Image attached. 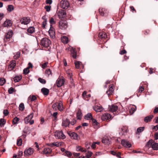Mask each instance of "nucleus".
<instances>
[{
	"label": "nucleus",
	"instance_id": "1",
	"mask_svg": "<svg viewBox=\"0 0 158 158\" xmlns=\"http://www.w3.org/2000/svg\"><path fill=\"white\" fill-rule=\"evenodd\" d=\"M52 108L55 110H58L60 111H62L64 109L63 103L61 102L54 104L52 105Z\"/></svg>",
	"mask_w": 158,
	"mask_h": 158
},
{
	"label": "nucleus",
	"instance_id": "2",
	"mask_svg": "<svg viewBox=\"0 0 158 158\" xmlns=\"http://www.w3.org/2000/svg\"><path fill=\"white\" fill-rule=\"evenodd\" d=\"M34 115V113H31L29 115H27L24 119V123L26 124L29 123L30 125H32L34 123V121L32 119Z\"/></svg>",
	"mask_w": 158,
	"mask_h": 158
},
{
	"label": "nucleus",
	"instance_id": "3",
	"mask_svg": "<svg viewBox=\"0 0 158 158\" xmlns=\"http://www.w3.org/2000/svg\"><path fill=\"white\" fill-rule=\"evenodd\" d=\"M51 44V41L47 38H43L41 40L40 45L45 48L49 46Z\"/></svg>",
	"mask_w": 158,
	"mask_h": 158
},
{
	"label": "nucleus",
	"instance_id": "4",
	"mask_svg": "<svg viewBox=\"0 0 158 158\" xmlns=\"http://www.w3.org/2000/svg\"><path fill=\"white\" fill-rule=\"evenodd\" d=\"M129 130L126 126H123L119 128L118 130V133L121 135H125L128 132Z\"/></svg>",
	"mask_w": 158,
	"mask_h": 158
},
{
	"label": "nucleus",
	"instance_id": "5",
	"mask_svg": "<svg viewBox=\"0 0 158 158\" xmlns=\"http://www.w3.org/2000/svg\"><path fill=\"white\" fill-rule=\"evenodd\" d=\"M31 21V19L29 17H24L22 18L20 21L18 25L20 27V23L21 24L23 25H27L29 24Z\"/></svg>",
	"mask_w": 158,
	"mask_h": 158
},
{
	"label": "nucleus",
	"instance_id": "6",
	"mask_svg": "<svg viewBox=\"0 0 158 158\" xmlns=\"http://www.w3.org/2000/svg\"><path fill=\"white\" fill-rule=\"evenodd\" d=\"M59 27L61 30H65L68 27V23L66 21L60 20L59 22Z\"/></svg>",
	"mask_w": 158,
	"mask_h": 158
},
{
	"label": "nucleus",
	"instance_id": "7",
	"mask_svg": "<svg viewBox=\"0 0 158 158\" xmlns=\"http://www.w3.org/2000/svg\"><path fill=\"white\" fill-rule=\"evenodd\" d=\"M148 145H150L152 149L154 150H158V143L154 142L152 140H149L147 143Z\"/></svg>",
	"mask_w": 158,
	"mask_h": 158
},
{
	"label": "nucleus",
	"instance_id": "8",
	"mask_svg": "<svg viewBox=\"0 0 158 158\" xmlns=\"http://www.w3.org/2000/svg\"><path fill=\"white\" fill-rule=\"evenodd\" d=\"M55 137L57 139H64L65 138V136L61 131H56L55 133Z\"/></svg>",
	"mask_w": 158,
	"mask_h": 158
},
{
	"label": "nucleus",
	"instance_id": "9",
	"mask_svg": "<svg viewBox=\"0 0 158 158\" xmlns=\"http://www.w3.org/2000/svg\"><path fill=\"white\" fill-rule=\"evenodd\" d=\"M60 5L63 9H67L69 6V4L67 0H62L60 2Z\"/></svg>",
	"mask_w": 158,
	"mask_h": 158
},
{
	"label": "nucleus",
	"instance_id": "10",
	"mask_svg": "<svg viewBox=\"0 0 158 158\" xmlns=\"http://www.w3.org/2000/svg\"><path fill=\"white\" fill-rule=\"evenodd\" d=\"M99 12L101 15L106 16L108 15V11L107 9L103 8H100L99 9Z\"/></svg>",
	"mask_w": 158,
	"mask_h": 158
},
{
	"label": "nucleus",
	"instance_id": "11",
	"mask_svg": "<svg viewBox=\"0 0 158 158\" xmlns=\"http://www.w3.org/2000/svg\"><path fill=\"white\" fill-rule=\"evenodd\" d=\"M121 143L124 147L127 148H129L131 146V144L130 142L124 139L122 140Z\"/></svg>",
	"mask_w": 158,
	"mask_h": 158
},
{
	"label": "nucleus",
	"instance_id": "12",
	"mask_svg": "<svg viewBox=\"0 0 158 158\" xmlns=\"http://www.w3.org/2000/svg\"><path fill=\"white\" fill-rule=\"evenodd\" d=\"M64 80L63 78H59L57 80L56 83L57 86L58 87H60L64 85Z\"/></svg>",
	"mask_w": 158,
	"mask_h": 158
},
{
	"label": "nucleus",
	"instance_id": "13",
	"mask_svg": "<svg viewBox=\"0 0 158 158\" xmlns=\"http://www.w3.org/2000/svg\"><path fill=\"white\" fill-rule=\"evenodd\" d=\"M34 152V149L31 148L28 149H26L24 152V155L25 156H28L32 155Z\"/></svg>",
	"mask_w": 158,
	"mask_h": 158
},
{
	"label": "nucleus",
	"instance_id": "14",
	"mask_svg": "<svg viewBox=\"0 0 158 158\" xmlns=\"http://www.w3.org/2000/svg\"><path fill=\"white\" fill-rule=\"evenodd\" d=\"M16 66V61L14 60L11 61L8 66V71H11L14 69Z\"/></svg>",
	"mask_w": 158,
	"mask_h": 158
},
{
	"label": "nucleus",
	"instance_id": "15",
	"mask_svg": "<svg viewBox=\"0 0 158 158\" xmlns=\"http://www.w3.org/2000/svg\"><path fill=\"white\" fill-rule=\"evenodd\" d=\"M111 138L108 136H105L102 139V142L105 144H109L111 141Z\"/></svg>",
	"mask_w": 158,
	"mask_h": 158
},
{
	"label": "nucleus",
	"instance_id": "16",
	"mask_svg": "<svg viewBox=\"0 0 158 158\" xmlns=\"http://www.w3.org/2000/svg\"><path fill=\"white\" fill-rule=\"evenodd\" d=\"M70 124L69 120L66 118H63L62 123V126L63 127H65L69 126Z\"/></svg>",
	"mask_w": 158,
	"mask_h": 158
},
{
	"label": "nucleus",
	"instance_id": "17",
	"mask_svg": "<svg viewBox=\"0 0 158 158\" xmlns=\"http://www.w3.org/2000/svg\"><path fill=\"white\" fill-rule=\"evenodd\" d=\"M111 118V115L110 114L108 113H105L103 114L101 117V119L103 121L109 120Z\"/></svg>",
	"mask_w": 158,
	"mask_h": 158
},
{
	"label": "nucleus",
	"instance_id": "18",
	"mask_svg": "<svg viewBox=\"0 0 158 158\" xmlns=\"http://www.w3.org/2000/svg\"><path fill=\"white\" fill-rule=\"evenodd\" d=\"M66 14L65 11L64 10H60L57 13V15L60 19L64 17Z\"/></svg>",
	"mask_w": 158,
	"mask_h": 158
},
{
	"label": "nucleus",
	"instance_id": "19",
	"mask_svg": "<svg viewBox=\"0 0 158 158\" xmlns=\"http://www.w3.org/2000/svg\"><path fill=\"white\" fill-rule=\"evenodd\" d=\"M62 143L59 142H54L48 144V145L51 147H53L56 146L57 147H59L62 145Z\"/></svg>",
	"mask_w": 158,
	"mask_h": 158
},
{
	"label": "nucleus",
	"instance_id": "20",
	"mask_svg": "<svg viewBox=\"0 0 158 158\" xmlns=\"http://www.w3.org/2000/svg\"><path fill=\"white\" fill-rule=\"evenodd\" d=\"M114 89L113 85H110L109 86V89L106 91V93L108 96L112 95L114 94Z\"/></svg>",
	"mask_w": 158,
	"mask_h": 158
},
{
	"label": "nucleus",
	"instance_id": "21",
	"mask_svg": "<svg viewBox=\"0 0 158 158\" xmlns=\"http://www.w3.org/2000/svg\"><path fill=\"white\" fill-rule=\"evenodd\" d=\"M93 109L96 112H101L103 110L102 106L100 105H95L94 106H93Z\"/></svg>",
	"mask_w": 158,
	"mask_h": 158
},
{
	"label": "nucleus",
	"instance_id": "22",
	"mask_svg": "<svg viewBox=\"0 0 158 158\" xmlns=\"http://www.w3.org/2000/svg\"><path fill=\"white\" fill-rule=\"evenodd\" d=\"M48 33L50 36L51 38H53L54 37L55 32L54 31V28L51 25H50V27L48 31Z\"/></svg>",
	"mask_w": 158,
	"mask_h": 158
},
{
	"label": "nucleus",
	"instance_id": "23",
	"mask_svg": "<svg viewBox=\"0 0 158 158\" xmlns=\"http://www.w3.org/2000/svg\"><path fill=\"white\" fill-rule=\"evenodd\" d=\"M52 151V150L51 148H46L44 149L43 152L44 154H45L47 156L50 154Z\"/></svg>",
	"mask_w": 158,
	"mask_h": 158
},
{
	"label": "nucleus",
	"instance_id": "24",
	"mask_svg": "<svg viewBox=\"0 0 158 158\" xmlns=\"http://www.w3.org/2000/svg\"><path fill=\"white\" fill-rule=\"evenodd\" d=\"M118 109V106L115 105H112L109 106V110L111 112H114L116 111Z\"/></svg>",
	"mask_w": 158,
	"mask_h": 158
},
{
	"label": "nucleus",
	"instance_id": "25",
	"mask_svg": "<svg viewBox=\"0 0 158 158\" xmlns=\"http://www.w3.org/2000/svg\"><path fill=\"white\" fill-rule=\"evenodd\" d=\"M13 32L12 31H10L6 33L5 37L6 39H9L12 37Z\"/></svg>",
	"mask_w": 158,
	"mask_h": 158
},
{
	"label": "nucleus",
	"instance_id": "26",
	"mask_svg": "<svg viewBox=\"0 0 158 158\" xmlns=\"http://www.w3.org/2000/svg\"><path fill=\"white\" fill-rule=\"evenodd\" d=\"M71 56L74 59H76L77 57V53L76 50L75 49H73L71 51Z\"/></svg>",
	"mask_w": 158,
	"mask_h": 158
},
{
	"label": "nucleus",
	"instance_id": "27",
	"mask_svg": "<svg viewBox=\"0 0 158 158\" xmlns=\"http://www.w3.org/2000/svg\"><path fill=\"white\" fill-rule=\"evenodd\" d=\"M107 35L104 32H100L98 34V37L100 38L106 39L107 38Z\"/></svg>",
	"mask_w": 158,
	"mask_h": 158
},
{
	"label": "nucleus",
	"instance_id": "28",
	"mask_svg": "<svg viewBox=\"0 0 158 158\" xmlns=\"http://www.w3.org/2000/svg\"><path fill=\"white\" fill-rule=\"evenodd\" d=\"M153 117L152 115H150L144 118V121L146 123H148L150 122Z\"/></svg>",
	"mask_w": 158,
	"mask_h": 158
},
{
	"label": "nucleus",
	"instance_id": "29",
	"mask_svg": "<svg viewBox=\"0 0 158 158\" xmlns=\"http://www.w3.org/2000/svg\"><path fill=\"white\" fill-rule=\"evenodd\" d=\"M42 92L45 95H47L49 93V90L48 89L43 88L41 90Z\"/></svg>",
	"mask_w": 158,
	"mask_h": 158
},
{
	"label": "nucleus",
	"instance_id": "30",
	"mask_svg": "<svg viewBox=\"0 0 158 158\" xmlns=\"http://www.w3.org/2000/svg\"><path fill=\"white\" fill-rule=\"evenodd\" d=\"M37 99L35 96L34 95H30L28 98V100L29 101L32 102L35 101Z\"/></svg>",
	"mask_w": 158,
	"mask_h": 158
},
{
	"label": "nucleus",
	"instance_id": "31",
	"mask_svg": "<svg viewBox=\"0 0 158 158\" xmlns=\"http://www.w3.org/2000/svg\"><path fill=\"white\" fill-rule=\"evenodd\" d=\"M61 41L64 44H66L68 42V38L66 36H62L61 37Z\"/></svg>",
	"mask_w": 158,
	"mask_h": 158
},
{
	"label": "nucleus",
	"instance_id": "32",
	"mask_svg": "<svg viewBox=\"0 0 158 158\" xmlns=\"http://www.w3.org/2000/svg\"><path fill=\"white\" fill-rule=\"evenodd\" d=\"M28 33L32 34L35 31V28L33 27H30L27 30Z\"/></svg>",
	"mask_w": 158,
	"mask_h": 158
},
{
	"label": "nucleus",
	"instance_id": "33",
	"mask_svg": "<svg viewBox=\"0 0 158 158\" xmlns=\"http://www.w3.org/2000/svg\"><path fill=\"white\" fill-rule=\"evenodd\" d=\"M82 116V114L80 110H79L77 113V119L80 120Z\"/></svg>",
	"mask_w": 158,
	"mask_h": 158
},
{
	"label": "nucleus",
	"instance_id": "34",
	"mask_svg": "<svg viewBox=\"0 0 158 158\" xmlns=\"http://www.w3.org/2000/svg\"><path fill=\"white\" fill-rule=\"evenodd\" d=\"M11 23L10 20H7L4 23L3 26L4 27H8L11 26Z\"/></svg>",
	"mask_w": 158,
	"mask_h": 158
},
{
	"label": "nucleus",
	"instance_id": "35",
	"mask_svg": "<svg viewBox=\"0 0 158 158\" xmlns=\"http://www.w3.org/2000/svg\"><path fill=\"white\" fill-rule=\"evenodd\" d=\"M69 135L71 137H73V139H78V135L77 133L75 132H73L70 133Z\"/></svg>",
	"mask_w": 158,
	"mask_h": 158
},
{
	"label": "nucleus",
	"instance_id": "36",
	"mask_svg": "<svg viewBox=\"0 0 158 158\" xmlns=\"http://www.w3.org/2000/svg\"><path fill=\"white\" fill-rule=\"evenodd\" d=\"M76 150L77 151H81L82 152H86V150L85 149L83 148L81 146L77 147Z\"/></svg>",
	"mask_w": 158,
	"mask_h": 158
},
{
	"label": "nucleus",
	"instance_id": "37",
	"mask_svg": "<svg viewBox=\"0 0 158 158\" xmlns=\"http://www.w3.org/2000/svg\"><path fill=\"white\" fill-rule=\"evenodd\" d=\"M74 64L76 68L77 69H79L80 66L82 65L81 62L79 61H75Z\"/></svg>",
	"mask_w": 158,
	"mask_h": 158
},
{
	"label": "nucleus",
	"instance_id": "38",
	"mask_svg": "<svg viewBox=\"0 0 158 158\" xmlns=\"http://www.w3.org/2000/svg\"><path fill=\"white\" fill-rule=\"evenodd\" d=\"M22 77L21 76H16L14 78V81L15 82H18L22 79Z\"/></svg>",
	"mask_w": 158,
	"mask_h": 158
},
{
	"label": "nucleus",
	"instance_id": "39",
	"mask_svg": "<svg viewBox=\"0 0 158 158\" xmlns=\"http://www.w3.org/2000/svg\"><path fill=\"white\" fill-rule=\"evenodd\" d=\"M92 118V115L91 113H88L85 116V118L86 119L89 120L91 119Z\"/></svg>",
	"mask_w": 158,
	"mask_h": 158
},
{
	"label": "nucleus",
	"instance_id": "40",
	"mask_svg": "<svg viewBox=\"0 0 158 158\" xmlns=\"http://www.w3.org/2000/svg\"><path fill=\"white\" fill-rule=\"evenodd\" d=\"M19 119L17 117L14 118L12 121V123L13 124H16L18 123Z\"/></svg>",
	"mask_w": 158,
	"mask_h": 158
},
{
	"label": "nucleus",
	"instance_id": "41",
	"mask_svg": "<svg viewBox=\"0 0 158 158\" xmlns=\"http://www.w3.org/2000/svg\"><path fill=\"white\" fill-rule=\"evenodd\" d=\"M144 130V127H140L138 128L136 132V134H138L139 133H141Z\"/></svg>",
	"mask_w": 158,
	"mask_h": 158
},
{
	"label": "nucleus",
	"instance_id": "42",
	"mask_svg": "<svg viewBox=\"0 0 158 158\" xmlns=\"http://www.w3.org/2000/svg\"><path fill=\"white\" fill-rule=\"evenodd\" d=\"M14 9V6L11 5H9L8 6L7 10L9 12L12 11Z\"/></svg>",
	"mask_w": 158,
	"mask_h": 158
},
{
	"label": "nucleus",
	"instance_id": "43",
	"mask_svg": "<svg viewBox=\"0 0 158 158\" xmlns=\"http://www.w3.org/2000/svg\"><path fill=\"white\" fill-rule=\"evenodd\" d=\"M93 154V153L90 151H88L86 153V155L85 156L86 158H90Z\"/></svg>",
	"mask_w": 158,
	"mask_h": 158
},
{
	"label": "nucleus",
	"instance_id": "44",
	"mask_svg": "<svg viewBox=\"0 0 158 158\" xmlns=\"http://www.w3.org/2000/svg\"><path fill=\"white\" fill-rule=\"evenodd\" d=\"M22 143V140L21 138H18L17 141V145L18 146L21 145Z\"/></svg>",
	"mask_w": 158,
	"mask_h": 158
},
{
	"label": "nucleus",
	"instance_id": "45",
	"mask_svg": "<svg viewBox=\"0 0 158 158\" xmlns=\"http://www.w3.org/2000/svg\"><path fill=\"white\" fill-rule=\"evenodd\" d=\"M49 22L50 23V25L52 26V25H53L55 24L56 23V21L54 20V19L52 17H51L50 18Z\"/></svg>",
	"mask_w": 158,
	"mask_h": 158
},
{
	"label": "nucleus",
	"instance_id": "46",
	"mask_svg": "<svg viewBox=\"0 0 158 158\" xmlns=\"http://www.w3.org/2000/svg\"><path fill=\"white\" fill-rule=\"evenodd\" d=\"M5 79L3 78H0V85H3L5 83Z\"/></svg>",
	"mask_w": 158,
	"mask_h": 158
},
{
	"label": "nucleus",
	"instance_id": "47",
	"mask_svg": "<svg viewBox=\"0 0 158 158\" xmlns=\"http://www.w3.org/2000/svg\"><path fill=\"white\" fill-rule=\"evenodd\" d=\"M24 109V105L23 103H21L19 105V109L20 110L23 111Z\"/></svg>",
	"mask_w": 158,
	"mask_h": 158
},
{
	"label": "nucleus",
	"instance_id": "48",
	"mask_svg": "<svg viewBox=\"0 0 158 158\" xmlns=\"http://www.w3.org/2000/svg\"><path fill=\"white\" fill-rule=\"evenodd\" d=\"M6 122L4 119L2 118L0 119V126L2 127L4 124H5Z\"/></svg>",
	"mask_w": 158,
	"mask_h": 158
},
{
	"label": "nucleus",
	"instance_id": "49",
	"mask_svg": "<svg viewBox=\"0 0 158 158\" xmlns=\"http://www.w3.org/2000/svg\"><path fill=\"white\" fill-rule=\"evenodd\" d=\"M29 69L28 68H26L24 69L23 70V73L25 75L29 73Z\"/></svg>",
	"mask_w": 158,
	"mask_h": 158
},
{
	"label": "nucleus",
	"instance_id": "50",
	"mask_svg": "<svg viewBox=\"0 0 158 158\" xmlns=\"http://www.w3.org/2000/svg\"><path fill=\"white\" fill-rule=\"evenodd\" d=\"M45 73L48 76H49L50 75H52L51 71L49 69H46L45 71Z\"/></svg>",
	"mask_w": 158,
	"mask_h": 158
},
{
	"label": "nucleus",
	"instance_id": "51",
	"mask_svg": "<svg viewBox=\"0 0 158 158\" xmlns=\"http://www.w3.org/2000/svg\"><path fill=\"white\" fill-rule=\"evenodd\" d=\"M38 80L42 84H45L46 83V81L45 79H42L41 78H39Z\"/></svg>",
	"mask_w": 158,
	"mask_h": 158
},
{
	"label": "nucleus",
	"instance_id": "52",
	"mask_svg": "<svg viewBox=\"0 0 158 158\" xmlns=\"http://www.w3.org/2000/svg\"><path fill=\"white\" fill-rule=\"evenodd\" d=\"M66 73L68 74L70 77H71L72 76V71L70 69H68L66 71Z\"/></svg>",
	"mask_w": 158,
	"mask_h": 158
},
{
	"label": "nucleus",
	"instance_id": "53",
	"mask_svg": "<svg viewBox=\"0 0 158 158\" xmlns=\"http://www.w3.org/2000/svg\"><path fill=\"white\" fill-rule=\"evenodd\" d=\"M136 107L135 106V107H133L131 108V109L130 110V113L133 114L134 112L136 110Z\"/></svg>",
	"mask_w": 158,
	"mask_h": 158
},
{
	"label": "nucleus",
	"instance_id": "54",
	"mask_svg": "<svg viewBox=\"0 0 158 158\" xmlns=\"http://www.w3.org/2000/svg\"><path fill=\"white\" fill-rule=\"evenodd\" d=\"M14 89L12 87H10V89H9L8 90V92L9 94H12L14 92Z\"/></svg>",
	"mask_w": 158,
	"mask_h": 158
},
{
	"label": "nucleus",
	"instance_id": "55",
	"mask_svg": "<svg viewBox=\"0 0 158 158\" xmlns=\"http://www.w3.org/2000/svg\"><path fill=\"white\" fill-rule=\"evenodd\" d=\"M51 6H46L44 8L46 9V11L47 12L49 11L50 10Z\"/></svg>",
	"mask_w": 158,
	"mask_h": 158
},
{
	"label": "nucleus",
	"instance_id": "56",
	"mask_svg": "<svg viewBox=\"0 0 158 158\" xmlns=\"http://www.w3.org/2000/svg\"><path fill=\"white\" fill-rule=\"evenodd\" d=\"M144 90V88L141 86H140L139 87V89H138V91L139 93H141Z\"/></svg>",
	"mask_w": 158,
	"mask_h": 158
},
{
	"label": "nucleus",
	"instance_id": "57",
	"mask_svg": "<svg viewBox=\"0 0 158 158\" xmlns=\"http://www.w3.org/2000/svg\"><path fill=\"white\" fill-rule=\"evenodd\" d=\"M48 64V62H46L44 63L43 64L41 65V67L43 69L45 68L46 67Z\"/></svg>",
	"mask_w": 158,
	"mask_h": 158
},
{
	"label": "nucleus",
	"instance_id": "58",
	"mask_svg": "<svg viewBox=\"0 0 158 158\" xmlns=\"http://www.w3.org/2000/svg\"><path fill=\"white\" fill-rule=\"evenodd\" d=\"M65 155H67L68 157H70L72 156L71 153L69 152L65 151Z\"/></svg>",
	"mask_w": 158,
	"mask_h": 158
},
{
	"label": "nucleus",
	"instance_id": "59",
	"mask_svg": "<svg viewBox=\"0 0 158 158\" xmlns=\"http://www.w3.org/2000/svg\"><path fill=\"white\" fill-rule=\"evenodd\" d=\"M3 113L4 115L5 116H6L8 115L9 114V112L7 110H3Z\"/></svg>",
	"mask_w": 158,
	"mask_h": 158
},
{
	"label": "nucleus",
	"instance_id": "60",
	"mask_svg": "<svg viewBox=\"0 0 158 158\" xmlns=\"http://www.w3.org/2000/svg\"><path fill=\"white\" fill-rule=\"evenodd\" d=\"M127 53V51L125 49L123 50L120 51L119 54L121 55H123Z\"/></svg>",
	"mask_w": 158,
	"mask_h": 158
},
{
	"label": "nucleus",
	"instance_id": "61",
	"mask_svg": "<svg viewBox=\"0 0 158 158\" xmlns=\"http://www.w3.org/2000/svg\"><path fill=\"white\" fill-rule=\"evenodd\" d=\"M47 20H44V21L43 22H42V27L44 28L46 26V25L47 24Z\"/></svg>",
	"mask_w": 158,
	"mask_h": 158
},
{
	"label": "nucleus",
	"instance_id": "62",
	"mask_svg": "<svg viewBox=\"0 0 158 158\" xmlns=\"http://www.w3.org/2000/svg\"><path fill=\"white\" fill-rule=\"evenodd\" d=\"M149 31L148 30H146L143 31L145 35H147L149 34Z\"/></svg>",
	"mask_w": 158,
	"mask_h": 158
},
{
	"label": "nucleus",
	"instance_id": "63",
	"mask_svg": "<svg viewBox=\"0 0 158 158\" xmlns=\"http://www.w3.org/2000/svg\"><path fill=\"white\" fill-rule=\"evenodd\" d=\"M93 123H95L96 125H97L98 123L97 122V120L93 118L91 119Z\"/></svg>",
	"mask_w": 158,
	"mask_h": 158
},
{
	"label": "nucleus",
	"instance_id": "64",
	"mask_svg": "<svg viewBox=\"0 0 158 158\" xmlns=\"http://www.w3.org/2000/svg\"><path fill=\"white\" fill-rule=\"evenodd\" d=\"M154 138L155 140H157L158 139V132H156L155 133Z\"/></svg>",
	"mask_w": 158,
	"mask_h": 158
}]
</instances>
